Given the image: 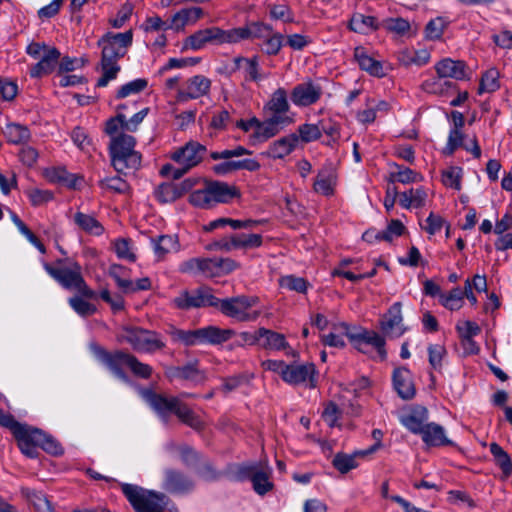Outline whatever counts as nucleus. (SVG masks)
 Listing matches in <instances>:
<instances>
[{
	"mask_svg": "<svg viewBox=\"0 0 512 512\" xmlns=\"http://www.w3.org/2000/svg\"><path fill=\"white\" fill-rule=\"evenodd\" d=\"M132 40L131 30L123 33L107 32L98 40L97 45L102 48L100 62L102 76L97 81V87H105L111 80L116 79L121 70L118 61L126 55Z\"/></svg>",
	"mask_w": 512,
	"mask_h": 512,
	"instance_id": "1",
	"label": "nucleus"
},
{
	"mask_svg": "<svg viewBox=\"0 0 512 512\" xmlns=\"http://www.w3.org/2000/svg\"><path fill=\"white\" fill-rule=\"evenodd\" d=\"M335 329L338 333L331 332L322 336L324 345L343 348L345 346L343 335H345L358 351L367 353L366 347L370 345L377 350L382 359L386 357L385 339L377 332L365 329L354 332L346 323L339 324Z\"/></svg>",
	"mask_w": 512,
	"mask_h": 512,
	"instance_id": "2",
	"label": "nucleus"
},
{
	"mask_svg": "<svg viewBox=\"0 0 512 512\" xmlns=\"http://www.w3.org/2000/svg\"><path fill=\"white\" fill-rule=\"evenodd\" d=\"M121 489L135 512H178L176 505L164 493L128 483L122 484Z\"/></svg>",
	"mask_w": 512,
	"mask_h": 512,
	"instance_id": "3",
	"label": "nucleus"
},
{
	"mask_svg": "<svg viewBox=\"0 0 512 512\" xmlns=\"http://www.w3.org/2000/svg\"><path fill=\"white\" fill-rule=\"evenodd\" d=\"M56 264L59 265V267H53L45 263L44 269L63 288L76 290L85 298H96V293L87 286L82 276V268L76 261L70 258L58 259Z\"/></svg>",
	"mask_w": 512,
	"mask_h": 512,
	"instance_id": "4",
	"label": "nucleus"
},
{
	"mask_svg": "<svg viewBox=\"0 0 512 512\" xmlns=\"http://www.w3.org/2000/svg\"><path fill=\"white\" fill-rule=\"evenodd\" d=\"M262 366L265 370L279 374L281 379L289 385L306 383L309 388H315L317 385V371L313 363L287 364L282 360H266Z\"/></svg>",
	"mask_w": 512,
	"mask_h": 512,
	"instance_id": "5",
	"label": "nucleus"
},
{
	"mask_svg": "<svg viewBox=\"0 0 512 512\" xmlns=\"http://www.w3.org/2000/svg\"><path fill=\"white\" fill-rule=\"evenodd\" d=\"M136 140L133 136L120 133L112 137L109 144L112 166L118 173L137 170L141 166V154L135 151Z\"/></svg>",
	"mask_w": 512,
	"mask_h": 512,
	"instance_id": "6",
	"label": "nucleus"
},
{
	"mask_svg": "<svg viewBox=\"0 0 512 512\" xmlns=\"http://www.w3.org/2000/svg\"><path fill=\"white\" fill-rule=\"evenodd\" d=\"M271 478L272 468L267 461L239 464L232 471L233 480L239 482L249 480L255 493L260 496L273 490L274 484Z\"/></svg>",
	"mask_w": 512,
	"mask_h": 512,
	"instance_id": "7",
	"label": "nucleus"
},
{
	"mask_svg": "<svg viewBox=\"0 0 512 512\" xmlns=\"http://www.w3.org/2000/svg\"><path fill=\"white\" fill-rule=\"evenodd\" d=\"M117 340L129 344L136 352L154 353L165 348L159 333L138 326H123Z\"/></svg>",
	"mask_w": 512,
	"mask_h": 512,
	"instance_id": "8",
	"label": "nucleus"
},
{
	"mask_svg": "<svg viewBox=\"0 0 512 512\" xmlns=\"http://www.w3.org/2000/svg\"><path fill=\"white\" fill-rule=\"evenodd\" d=\"M258 303L257 297L237 296L231 298L219 299V309L227 317L237 321H254L260 313L251 311V308Z\"/></svg>",
	"mask_w": 512,
	"mask_h": 512,
	"instance_id": "9",
	"label": "nucleus"
},
{
	"mask_svg": "<svg viewBox=\"0 0 512 512\" xmlns=\"http://www.w3.org/2000/svg\"><path fill=\"white\" fill-rule=\"evenodd\" d=\"M207 44H231L230 29L213 26L198 30L184 40L181 51L200 50Z\"/></svg>",
	"mask_w": 512,
	"mask_h": 512,
	"instance_id": "10",
	"label": "nucleus"
},
{
	"mask_svg": "<svg viewBox=\"0 0 512 512\" xmlns=\"http://www.w3.org/2000/svg\"><path fill=\"white\" fill-rule=\"evenodd\" d=\"M177 308L189 310L192 308L218 307L219 299L208 286H201L191 291H183L174 299Z\"/></svg>",
	"mask_w": 512,
	"mask_h": 512,
	"instance_id": "11",
	"label": "nucleus"
},
{
	"mask_svg": "<svg viewBox=\"0 0 512 512\" xmlns=\"http://www.w3.org/2000/svg\"><path fill=\"white\" fill-rule=\"evenodd\" d=\"M13 436L17 441L19 449L25 456L29 458H36L38 456V448L40 447L41 439H43L42 430L21 423Z\"/></svg>",
	"mask_w": 512,
	"mask_h": 512,
	"instance_id": "12",
	"label": "nucleus"
},
{
	"mask_svg": "<svg viewBox=\"0 0 512 512\" xmlns=\"http://www.w3.org/2000/svg\"><path fill=\"white\" fill-rule=\"evenodd\" d=\"M96 358L104 364L117 378L127 381L128 377L124 372L122 366H128L130 353L122 350L109 352L101 347H96L94 350Z\"/></svg>",
	"mask_w": 512,
	"mask_h": 512,
	"instance_id": "13",
	"label": "nucleus"
},
{
	"mask_svg": "<svg viewBox=\"0 0 512 512\" xmlns=\"http://www.w3.org/2000/svg\"><path fill=\"white\" fill-rule=\"evenodd\" d=\"M211 88V80L203 75H195L185 81L177 91L176 100L184 103L207 95Z\"/></svg>",
	"mask_w": 512,
	"mask_h": 512,
	"instance_id": "14",
	"label": "nucleus"
},
{
	"mask_svg": "<svg viewBox=\"0 0 512 512\" xmlns=\"http://www.w3.org/2000/svg\"><path fill=\"white\" fill-rule=\"evenodd\" d=\"M195 482L180 470L168 468L164 470L162 488L171 494H187L193 491Z\"/></svg>",
	"mask_w": 512,
	"mask_h": 512,
	"instance_id": "15",
	"label": "nucleus"
},
{
	"mask_svg": "<svg viewBox=\"0 0 512 512\" xmlns=\"http://www.w3.org/2000/svg\"><path fill=\"white\" fill-rule=\"evenodd\" d=\"M207 153L206 146L197 141H189L172 153L171 159L181 166L192 169L197 166Z\"/></svg>",
	"mask_w": 512,
	"mask_h": 512,
	"instance_id": "16",
	"label": "nucleus"
},
{
	"mask_svg": "<svg viewBox=\"0 0 512 512\" xmlns=\"http://www.w3.org/2000/svg\"><path fill=\"white\" fill-rule=\"evenodd\" d=\"M144 396L150 406L165 423L168 422L170 414L176 415V411L182 403L181 399L178 397H166L151 390L145 391Z\"/></svg>",
	"mask_w": 512,
	"mask_h": 512,
	"instance_id": "17",
	"label": "nucleus"
},
{
	"mask_svg": "<svg viewBox=\"0 0 512 512\" xmlns=\"http://www.w3.org/2000/svg\"><path fill=\"white\" fill-rule=\"evenodd\" d=\"M272 26L263 22H250L242 27L230 29L231 44L239 43L243 40H263L269 36Z\"/></svg>",
	"mask_w": 512,
	"mask_h": 512,
	"instance_id": "18",
	"label": "nucleus"
},
{
	"mask_svg": "<svg viewBox=\"0 0 512 512\" xmlns=\"http://www.w3.org/2000/svg\"><path fill=\"white\" fill-rule=\"evenodd\" d=\"M322 88L312 81L297 84L291 91V100L296 106L307 107L315 104L322 96Z\"/></svg>",
	"mask_w": 512,
	"mask_h": 512,
	"instance_id": "19",
	"label": "nucleus"
},
{
	"mask_svg": "<svg viewBox=\"0 0 512 512\" xmlns=\"http://www.w3.org/2000/svg\"><path fill=\"white\" fill-rule=\"evenodd\" d=\"M401 307L400 302L394 303L381 320V330L388 337H400L405 332Z\"/></svg>",
	"mask_w": 512,
	"mask_h": 512,
	"instance_id": "20",
	"label": "nucleus"
},
{
	"mask_svg": "<svg viewBox=\"0 0 512 512\" xmlns=\"http://www.w3.org/2000/svg\"><path fill=\"white\" fill-rule=\"evenodd\" d=\"M337 184V173L331 163L324 165L316 176L313 189L323 196H332Z\"/></svg>",
	"mask_w": 512,
	"mask_h": 512,
	"instance_id": "21",
	"label": "nucleus"
},
{
	"mask_svg": "<svg viewBox=\"0 0 512 512\" xmlns=\"http://www.w3.org/2000/svg\"><path fill=\"white\" fill-rule=\"evenodd\" d=\"M236 335L237 333L233 329L220 328L214 325L198 328L199 344L220 345Z\"/></svg>",
	"mask_w": 512,
	"mask_h": 512,
	"instance_id": "22",
	"label": "nucleus"
},
{
	"mask_svg": "<svg viewBox=\"0 0 512 512\" xmlns=\"http://www.w3.org/2000/svg\"><path fill=\"white\" fill-rule=\"evenodd\" d=\"M392 380L394 389L402 399L409 400L415 396L416 390L412 374L406 367L394 369Z\"/></svg>",
	"mask_w": 512,
	"mask_h": 512,
	"instance_id": "23",
	"label": "nucleus"
},
{
	"mask_svg": "<svg viewBox=\"0 0 512 512\" xmlns=\"http://www.w3.org/2000/svg\"><path fill=\"white\" fill-rule=\"evenodd\" d=\"M292 122V117L282 118L279 116H270L267 120L258 122L254 136L261 141L268 140L278 134L281 128L291 124Z\"/></svg>",
	"mask_w": 512,
	"mask_h": 512,
	"instance_id": "24",
	"label": "nucleus"
},
{
	"mask_svg": "<svg viewBox=\"0 0 512 512\" xmlns=\"http://www.w3.org/2000/svg\"><path fill=\"white\" fill-rule=\"evenodd\" d=\"M206 183L214 203H228L232 199L240 197V191L234 185L214 180H206Z\"/></svg>",
	"mask_w": 512,
	"mask_h": 512,
	"instance_id": "25",
	"label": "nucleus"
},
{
	"mask_svg": "<svg viewBox=\"0 0 512 512\" xmlns=\"http://www.w3.org/2000/svg\"><path fill=\"white\" fill-rule=\"evenodd\" d=\"M192 186L193 183L190 180H185L180 184H161L156 191V197L162 203L174 202L189 191Z\"/></svg>",
	"mask_w": 512,
	"mask_h": 512,
	"instance_id": "26",
	"label": "nucleus"
},
{
	"mask_svg": "<svg viewBox=\"0 0 512 512\" xmlns=\"http://www.w3.org/2000/svg\"><path fill=\"white\" fill-rule=\"evenodd\" d=\"M234 65V70L243 71L246 81L258 82L265 78V76L261 74L259 57L257 55L250 58L238 56L234 58Z\"/></svg>",
	"mask_w": 512,
	"mask_h": 512,
	"instance_id": "27",
	"label": "nucleus"
},
{
	"mask_svg": "<svg viewBox=\"0 0 512 512\" xmlns=\"http://www.w3.org/2000/svg\"><path fill=\"white\" fill-rule=\"evenodd\" d=\"M60 58V52L56 48L48 49L40 60L30 69L32 78H41L53 72Z\"/></svg>",
	"mask_w": 512,
	"mask_h": 512,
	"instance_id": "28",
	"label": "nucleus"
},
{
	"mask_svg": "<svg viewBox=\"0 0 512 512\" xmlns=\"http://www.w3.org/2000/svg\"><path fill=\"white\" fill-rule=\"evenodd\" d=\"M428 410L423 406H418L411 412L401 417V423L411 433L422 435L425 426L428 424Z\"/></svg>",
	"mask_w": 512,
	"mask_h": 512,
	"instance_id": "29",
	"label": "nucleus"
},
{
	"mask_svg": "<svg viewBox=\"0 0 512 512\" xmlns=\"http://www.w3.org/2000/svg\"><path fill=\"white\" fill-rule=\"evenodd\" d=\"M439 78H454L463 80L466 78V64L463 61H455L450 58L439 61L435 66Z\"/></svg>",
	"mask_w": 512,
	"mask_h": 512,
	"instance_id": "30",
	"label": "nucleus"
},
{
	"mask_svg": "<svg viewBox=\"0 0 512 512\" xmlns=\"http://www.w3.org/2000/svg\"><path fill=\"white\" fill-rule=\"evenodd\" d=\"M421 438L422 441L430 447L454 445L453 441L446 437L445 429L434 422L428 423L425 426V430L423 431Z\"/></svg>",
	"mask_w": 512,
	"mask_h": 512,
	"instance_id": "31",
	"label": "nucleus"
},
{
	"mask_svg": "<svg viewBox=\"0 0 512 512\" xmlns=\"http://www.w3.org/2000/svg\"><path fill=\"white\" fill-rule=\"evenodd\" d=\"M264 109L271 113V116L289 117L287 112L290 109L287 92L284 88L276 89Z\"/></svg>",
	"mask_w": 512,
	"mask_h": 512,
	"instance_id": "32",
	"label": "nucleus"
},
{
	"mask_svg": "<svg viewBox=\"0 0 512 512\" xmlns=\"http://www.w3.org/2000/svg\"><path fill=\"white\" fill-rule=\"evenodd\" d=\"M298 137L296 134H290L274 141L265 152L268 157L281 159L289 155L296 147Z\"/></svg>",
	"mask_w": 512,
	"mask_h": 512,
	"instance_id": "33",
	"label": "nucleus"
},
{
	"mask_svg": "<svg viewBox=\"0 0 512 512\" xmlns=\"http://www.w3.org/2000/svg\"><path fill=\"white\" fill-rule=\"evenodd\" d=\"M203 15L204 11L200 7L184 8L172 16V29L176 31L183 30L186 25L196 23Z\"/></svg>",
	"mask_w": 512,
	"mask_h": 512,
	"instance_id": "34",
	"label": "nucleus"
},
{
	"mask_svg": "<svg viewBox=\"0 0 512 512\" xmlns=\"http://www.w3.org/2000/svg\"><path fill=\"white\" fill-rule=\"evenodd\" d=\"M259 336H261L259 345L264 349L275 351L290 349L284 334L261 327L259 328Z\"/></svg>",
	"mask_w": 512,
	"mask_h": 512,
	"instance_id": "35",
	"label": "nucleus"
},
{
	"mask_svg": "<svg viewBox=\"0 0 512 512\" xmlns=\"http://www.w3.org/2000/svg\"><path fill=\"white\" fill-rule=\"evenodd\" d=\"M354 58L357 61L360 68L368 72L372 76L382 77L384 76L383 66L381 62L375 60L363 47H356L354 49Z\"/></svg>",
	"mask_w": 512,
	"mask_h": 512,
	"instance_id": "36",
	"label": "nucleus"
},
{
	"mask_svg": "<svg viewBox=\"0 0 512 512\" xmlns=\"http://www.w3.org/2000/svg\"><path fill=\"white\" fill-rule=\"evenodd\" d=\"M349 28L356 33L368 34L370 31L382 28V26L376 17L356 13L349 22Z\"/></svg>",
	"mask_w": 512,
	"mask_h": 512,
	"instance_id": "37",
	"label": "nucleus"
},
{
	"mask_svg": "<svg viewBox=\"0 0 512 512\" xmlns=\"http://www.w3.org/2000/svg\"><path fill=\"white\" fill-rule=\"evenodd\" d=\"M73 221L80 230L87 234L99 236L104 232L102 224L92 215L77 212L73 217Z\"/></svg>",
	"mask_w": 512,
	"mask_h": 512,
	"instance_id": "38",
	"label": "nucleus"
},
{
	"mask_svg": "<svg viewBox=\"0 0 512 512\" xmlns=\"http://www.w3.org/2000/svg\"><path fill=\"white\" fill-rule=\"evenodd\" d=\"M151 242L158 259H163L168 253L179 250L178 240L172 235H160L152 238Z\"/></svg>",
	"mask_w": 512,
	"mask_h": 512,
	"instance_id": "39",
	"label": "nucleus"
},
{
	"mask_svg": "<svg viewBox=\"0 0 512 512\" xmlns=\"http://www.w3.org/2000/svg\"><path fill=\"white\" fill-rule=\"evenodd\" d=\"M7 141L12 144H24L30 140L31 134L27 126L19 123H8L3 129Z\"/></svg>",
	"mask_w": 512,
	"mask_h": 512,
	"instance_id": "40",
	"label": "nucleus"
},
{
	"mask_svg": "<svg viewBox=\"0 0 512 512\" xmlns=\"http://www.w3.org/2000/svg\"><path fill=\"white\" fill-rule=\"evenodd\" d=\"M176 416L182 423L196 431H201L205 428V423L200 416L190 409L184 402H182L180 407L177 409Z\"/></svg>",
	"mask_w": 512,
	"mask_h": 512,
	"instance_id": "41",
	"label": "nucleus"
},
{
	"mask_svg": "<svg viewBox=\"0 0 512 512\" xmlns=\"http://www.w3.org/2000/svg\"><path fill=\"white\" fill-rule=\"evenodd\" d=\"M23 494L37 512H54L51 502L43 492L25 489Z\"/></svg>",
	"mask_w": 512,
	"mask_h": 512,
	"instance_id": "42",
	"label": "nucleus"
},
{
	"mask_svg": "<svg viewBox=\"0 0 512 512\" xmlns=\"http://www.w3.org/2000/svg\"><path fill=\"white\" fill-rule=\"evenodd\" d=\"M490 452L494 457V462L502 470L505 476L512 473V461L508 453L496 442L490 444Z\"/></svg>",
	"mask_w": 512,
	"mask_h": 512,
	"instance_id": "43",
	"label": "nucleus"
},
{
	"mask_svg": "<svg viewBox=\"0 0 512 512\" xmlns=\"http://www.w3.org/2000/svg\"><path fill=\"white\" fill-rule=\"evenodd\" d=\"M263 243L261 234L237 233L232 235V245L236 249H253L258 248Z\"/></svg>",
	"mask_w": 512,
	"mask_h": 512,
	"instance_id": "44",
	"label": "nucleus"
},
{
	"mask_svg": "<svg viewBox=\"0 0 512 512\" xmlns=\"http://www.w3.org/2000/svg\"><path fill=\"white\" fill-rule=\"evenodd\" d=\"M167 333L174 342H180L185 346H194L199 344L198 329L182 330L171 326Z\"/></svg>",
	"mask_w": 512,
	"mask_h": 512,
	"instance_id": "45",
	"label": "nucleus"
},
{
	"mask_svg": "<svg viewBox=\"0 0 512 512\" xmlns=\"http://www.w3.org/2000/svg\"><path fill=\"white\" fill-rule=\"evenodd\" d=\"M284 35L279 32H274L272 29L271 33L267 38H264L261 43V51L268 56L277 55L283 46Z\"/></svg>",
	"mask_w": 512,
	"mask_h": 512,
	"instance_id": "46",
	"label": "nucleus"
},
{
	"mask_svg": "<svg viewBox=\"0 0 512 512\" xmlns=\"http://www.w3.org/2000/svg\"><path fill=\"white\" fill-rule=\"evenodd\" d=\"M499 87V71L495 68H491L482 75L478 93H492L499 89Z\"/></svg>",
	"mask_w": 512,
	"mask_h": 512,
	"instance_id": "47",
	"label": "nucleus"
},
{
	"mask_svg": "<svg viewBox=\"0 0 512 512\" xmlns=\"http://www.w3.org/2000/svg\"><path fill=\"white\" fill-rule=\"evenodd\" d=\"M99 185L106 191L118 194H125L130 190V186L127 181L119 176H112L101 179L99 181Z\"/></svg>",
	"mask_w": 512,
	"mask_h": 512,
	"instance_id": "48",
	"label": "nucleus"
},
{
	"mask_svg": "<svg viewBox=\"0 0 512 512\" xmlns=\"http://www.w3.org/2000/svg\"><path fill=\"white\" fill-rule=\"evenodd\" d=\"M357 456H362L359 451L353 455L338 453L335 455L332 464L340 473L345 474L358 466Z\"/></svg>",
	"mask_w": 512,
	"mask_h": 512,
	"instance_id": "49",
	"label": "nucleus"
},
{
	"mask_svg": "<svg viewBox=\"0 0 512 512\" xmlns=\"http://www.w3.org/2000/svg\"><path fill=\"white\" fill-rule=\"evenodd\" d=\"M48 176L51 181L73 189L77 187L78 181L81 180V178L76 177L74 174H70L64 168H54L50 171Z\"/></svg>",
	"mask_w": 512,
	"mask_h": 512,
	"instance_id": "50",
	"label": "nucleus"
},
{
	"mask_svg": "<svg viewBox=\"0 0 512 512\" xmlns=\"http://www.w3.org/2000/svg\"><path fill=\"white\" fill-rule=\"evenodd\" d=\"M171 375L176 378L189 380L193 382H200L203 379V376L198 370L195 363H190L182 367L173 368Z\"/></svg>",
	"mask_w": 512,
	"mask_h": 512,
	"instance_id": "51",
	"label": "nucleus"
},
{
	"mask_svg": "<svg viewBox=\"0 0 512 512\" xmlns=\"http://www.w3.org/2000/svg\"><path fill=\"white\" fill-rule=\"evenodd\" d=\"M381 26L388 32L400 36L405 35L410 30V23L408 20L401 17L386 18L381 21Z\"/></svg>",
	"mask_w": 512,
	"mask_h": 512,
	"instance_id": "52",
	"label": "nucleus"
},
{
	"mask_svg": "<svg viewBox=\"0 0 512 512\" xmlns=\"http://www.w3.org/2000/svg\"><path fill=\"white\" fill-rule=\"evenodd\" d=\"M297 132L298 141L304 143L316 141L321 137L320 121L317 124H302L298 127Z\"/></svg>",
	"mask_w": 512,
	"mask_h": 512,
	"instance_id": "53",
	"label": "nucleus"
},
{
	"mask_svg": "<svg viewBox=\"0 0 512 512\" xmlns=\"http://www.w3.org/2000/svg\"><path fill=\"white\" fill-rule=\"evenodd\" d=\"M148 85V81L144 78H138L122 85L116 94L117 99H123L133 94L142 92Z\"/></svg>",
	"mask_w": 512,
	"mask_h": 512,
	"instance_id": "54",
	"label": "nucleus"
},
{
	"mask_svg": "<svg viewBox=\"0 0 512 512\" xmlns=\"http://www.w3.org/2000/svg\"><path fill=\"white\" fill-rule=\"evenodd\" d=\"M189 201L193 206L199 208H209L213 205L214 201L206 182L204 188L195 190L190 194Z\"/></svg>",
	"mask_w": 512,
	"mask_h": 512,
	"instance_id": "55",
	"label": "nucleus"
},
{
	"mask_svg": "<svg viewBox=\"0 0 512 512\" xmlns=\"http://www.w3.org/2000/svg\"><path fill=\"white\" fill-rule=\"evenodd\" d=\"M448 22L443 17L430 20L425 27V36L429 40L441 39Z\"/></svg>",
	"mask_w": 512,
	"mask_h": 512,
	"instance_id": "56",
	"label": "nucleus"
},
{
	"mask_svg": "<svg viewBox=\"0 0 512 512\" xmlns=\"http://www.w3.org/2000/svg\"><path fill=\"white\" fill-rule=\"evenodd\" d=\"M279 284L282 288L298 293H306L308 282L302 278L294 275H286L279 279Z\"/></svg>",
	"mask_w": 512,
	"mask_h": 512,
	"instance_id": "57",
	"label": "nucleus"
},
{
	"mask_svg": "<svg viewBox=\"0 0 512 512\" xmlns=\"http://www.w3.org/2000/svg\"><path fill=\"white\" fill-rule=\"evenodd\" d=\"M464 301V291L460 288L452 289L447 295H441V303L450 310H459Z\"/></svg>",
	"mask_w": 512,
	"mask_h": 512,
	"instance_id": "58",
	"label": "nucleus"
},
{
	"mask_svg": "<svg viewBox=\"0 0 512 512\" xmlns=\"http://www.w3.org/2000/svg\"><path fill=\"white\" fill-rule=\"evenodd\" d=\"M127 269L122 265H111L109 268V275L115 280L117 286L124 292L132 288V281L125 279L123 276L126 274Z\"/></svg>",
	"mask_w": 512,
	"mask_h": 512,
	"instance_id": "59",
	"label": "nucleus"
},
{
	"mask_svg": "<svg viewBox=\"0 0 512 512\" xmlns=\"http://www.w3.org/2000/svg\"><path fill=\"white\" fill-rule=\"evenodd\" d=\"M398 171L391 174V181H397L403 184L414 183L420 181L422 176L414 170L398 166Z\"/></svg>",
	"mask_w": 512,
	"mask_h": 512,
	"instance_id": "60",
	"label": "nucleus"
},
{
	"mask_svg": "<svg viewBox=\"0 0 512 512\" xmlns=\"http://www.w3.org/2000/svg\"><path fill=\"white\" fill-rule=\"evenodd\" d=\"M131 372L140 378L148 379L151 377L153 369L150 365L146 363H142L138 360L136 356L130 354L128 366Z\"/></svg>",
	"mask_w": 512,
	"mask_h": 512,
	"instance_id": "61",
	"label": "nucleus"
},
{
	"mask_svg": "<svg viewBox=\"0 0 512 512\" xmlns=\"http://www.w3.org/2000/svg\"><path fill=\"white\" fill-rule=\"evenodd\" d=\"M464 135L461 130L451 129L448 135L446 146L443 148V154L447 156L453 155V153L459 148L463 147Z\"/></svg>",
	"mask_w": 512,
	"mask_h": 512,
	"instance_id": "62",
	"label": "nucleus"
},
{
	"mask_svg": "<svg viewBox=\"0 0 512 512\" xmlns=\"http://www.w3.org/2000/svg\"><path fill=\"white\" fill-rule=\"evenodd\" d=\"M442 182L446 187L455 190L461 189V169L458 167H450L442 173Z\"/></svg>",
	"mask_w": 512,
	"mask_h": 512,
	"instance_id": "63",
	"label": "nucleus"
},
{
	"mask_svg": "<svg viewBox=\"0 0 512 512\" xmlns=\"http://www.w3.org/2000/svg\"><path fill=\"white\" fill-rule=\"evenodd\" d=\"M461 341H470V338L478 335L481 331L478 324L472 321L459 322L456 325Z\"/></svg>",
	"mask_w": 512,
	"mask_h": 512,
	"instance_id": "64",
	"label": "nucleus"
}]
</instances>
